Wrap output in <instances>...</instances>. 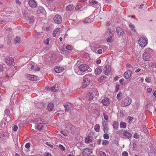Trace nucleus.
<instances>
[{"mask_svg":"<svg viewBox=\"0 0 156 156\" xmlns=\"http://www.w3.org/2000/svg\"><path fill=\"white\" fill-rule=\"evenodd\" d=\"M123 135L126 138H130L132 136V134L128 132H125L123 133Z\"/></svg>","mask_w":156,"mask_h":156,"instance_id":"22","label":"nucleus"},{"mask_svg":"<svg viewBox=\"0 0 156 156\" xmlns=\"http://www.w3.org/2000/svg\"><path fill=\"white\" fill-rule=\"evenodd\" d=\"M40 35V34L39 33H37L35 35V37H38Z\"/></svg>","mask_w":156,"mask_h":156,"instance_id":"64","label":"nucleus"},{"mask_svg":"<svg viewBox=\"0 0 156 156\" xmlns=\"http://www.w3.org/2000/svg\"><path fill=\"white\" fill-rule=\"evenodd\" d=\"M100 126L99 124H96L94 127V130L96 132H98L100 131Z\"/></svg>","mask_w":156,"mask_h":156,"instance_id":"26","label":"nucleus"},{"mask_svg":"<svg viewBox=\"0 0 156 156\" xmlns=\"http://www.w3.org/2000/svg\"><path fill=\"white\" fill-rule=\"evenodd\" d=\"M87 76H85L84 78L83 82L82 84V87L83 88H84L88 86L90 83V80L89 79L86 78Z\"/></svg>","mask_w":156,"mask_h":156,"instance_id":"7","label":"nucleus"},{"mask_svg":"<svg viewBox=\"0 0 156 156\" xmlns=\"http://www.w3.org/2000/svg\"><path fill=\"white\" fill-rule=\"evenodd\" d=\"M93 112L94 113L96 114L95 115H98V111L97 109H94Z\"/></svg>","mask_w":156,"mask_h":156,"instance_id":"49","label":"nucleus"},{"mask_svg":"<svg viewBox=\"0 0 156 156\" xmlns=\"http://www.w3.org/2000/svg\"><path fill=\"white\" fill-rule=\"evenodd\" d=\"M129 27L131 28L132 30H134V31H135V30L134 29L135 27L132 24H129Z\"/></svg>","mask_w":156,"mask_h":156,"instance_id":"43","label":"nucleus"},{"mask_svg":"<svg viewBox=\"0 0 156 156\" xmlns=\"http://www.w3.org/2000/svg\"><path fill=\"white\" fill-rule=\"evenodd\" d=\"M58 87H57V85L55 84L54 86L50 87L49 89L51 91H56L58 90Z\"/></svg>","mask_w":156,"mask_h":156,"instance_id":"24","label":"nucleus"},{"mask_svg":"<svg viewBox=\"0 0 156 156\" xmlns=\"http://www.w3.org/2000/svg\"><path fill=\"white\" fill-rule=\"evenodd\" d=\"M91 50L93 52L99 54H101L102 52V50L100 49L98 46H95L94 47L92 48Z\"/></svg>","mask_w":156,"mask_h":156,"instance_id":"13","label":"nucleus"},{"mask_svg":"<svg viewBox=\"0 0 156 156\" xmlns=\"http://www.w3.org/2000/svg\"><path fill=\"white\" fill-rule=\"evenodd\" d=\"M103 137L104 139H108L109 138V136L107 133L104 134L103 135Z\"/></svg>","mask_w":156,"mask_h":156,"instance_id":"44","label":"nucleus"},{"mask_svg":"<svg viewBox=\"0 0 156 156\" xmlns=\"http://www.w3.org/2000/svg\"><path fill=\"white\" fill-rule=\"evenodd\" d=\"M30 69H34V68H35V67L34 66H31L30 65H28V68H30Z\"/></svg>","mask_w":156,"mask_h":156,"instance_id":"56","label":"nucleus"},{"mask_svg":"<svg viewBox=\"0 0 156 156\" xmlns=\"http://www.w3.org/2000/svg\"><path fill=\"white\" fill-rule=\"evenodd\" d=\"M85 143H88L91 142L92 141V140L90 139V138L88 137H87L85 139Z\"/></svg>","mask_w":156,"mask_h":156,"instance_id":"33","label":"nucleus"},{"mask_svg":"<svg viewBox=\"0 0 156 156\" xmlns=\"http://www.w3.org/2000/svg\"><path fill=\"white\" fill-rule=\"evenodd\" d=\"M88 66L85 64L80 65L78 68L79 70L81 72H85L88 70Z\"/></svg>","mask_w":156,"mask_h":156,"instance_id":"6","label":"nucleus"},{"mask_svg":"<svg viewBox=\"0 0 156 156\" xmlns=\"http://www.w3.org/2000/svg\"><path fill=\"white\" fill-rule=\"evenodd\" d=\"M60 51H61L62 53H64L66 52V51L65 50L64 48L63 47H61L60 49Z\"/></svg>","mask_w":156,"mask_h":156,"instance_id":"36","label":"nucleus"},{"mask_svg":"<svg viewBox=\"0 0 156 156\" xmlns=\"http://www.w3.org/2000/svg\"><path fill=\"white\" fill-rule=\"evenodd\" d=\"M116 32L117 34L119 36H122L125 34V32L123 30L122 28L119 27H116Z\"/></svg>","mask_w":156,"mask_h":156,"instance_id":"9","label":"nucleus"},{"mask_svg":"<svg viewBox=\"0 0 156 156\" xmlns=\"http://www.w3.org/2000/svg\"><path fill=\"white\" fill-rule=\"evenodd\" d=\"M138 42L139 45L141 47H144L147 44V39L144 37H142L140 38Z\"/></svg>","mask_w":156,"mask_h":156,"instance_id":"2","label":"nucleus"},{"mask_svg":"<svg viewBox=\"0 0 156 156\" xmlns=\"http://www.w3.org/2000/svg\"><path fill=\"white\" fill-rule=\"evenodd\" d=\"M54 108V104L53 103H50L48 104L47 108L49 111H52Z\"/></svg>","mask_w":156,"mask_h":156,"instance_id":"20","label":"nucleus"},{"mask_svg":"<svg viewBox=\"0 0 156 156\" xmlns=\"http://www.w3.org/2000/svg\"><path fill=\"white\" fill-rule=\"evenodd\" d=\"M16 2L18 4V5H20L21 4L20 2L19 1V0H15Z\"/></svg>","mask_w":156,"mask_h":156,"instance_id":"62","label":"nucleus"},{"mask_svg":"<svg viewBox=\"0 0 156 156\" xmlns=\"http://www.w3.org/2000/svg\"><path fill=\"white\" fill-rule=\"evenodd\" d=\"M34 122L35 124H38L37 125V127L39 129L40 128L39 127L40 126L39 124L44 123V122L41 118H37L34 121Z\"/></svg>","mask_w":156,"mask_h":156,"instance_id":"12","label":"nucleus"},{"mask_svg":"<svg viewBox=\"0 0 156 156\" xmlns=\"http://www.w3.org/2000/svg\"><path fill=\"white\" fill-rule=\"evenodd\" d=\"M15 43H20V38L18 37H17L14 39Z\"/></svg>","mask_w":156,"mask_h":156,"instance_id":"29","label":"nucleus"},{"mask_svg":"<svg viewBox=\"0 0 156 156\" xmlns=\"http://www.w3.org/2000/svg\"><path fill=\"white\" fill-rule=\"evenodd\" d=\"M103 126L104 128L108 127V124L106 122H104L103 123Z\"/></svg>","mask_w":156,"mask_h":156,"instance_id":"46","label":"nucleus"},{"mask_svg":"<svg viewBox=\"0 0 156 156\" xmlns=\"http://www.w3.org/2000/svg\"><path fill=\"white\" fill-rule=\"evenodd\" d=\"M34 20V16H31L29 18V22L30 23H32Z\"/></svg>","mask_w":156,"mask_h":156,"instance_id":"35","label":"nucleus"},{"mask_svg":"<svg viewBox=\"0 0 156 156\" xmlns=\"http://www.w3.org/2000/svg\"><path fill=\"white\" fill-rule=\"evenodd\" d=\"M75 72L78 75H82V73L79 70H78L77 71V70H76V71L75 70Z\"/></svg>","mask_w":156,"mask_h":156,"instance_id":"61","label":"nucleus"},{"mask_svg":"<svg viewBox=\"0 0 156 156\" xmlns=\"http://www.w3.org/2000/svg\"><path fill=\"white\" fill-rule=\"evenodd\" d=\"M133 151H135L136 150L137 148V146L136 143L134 142L133 144Z\"/></svg>","mask_w":156,"mask_h":156,"instance_id":"31","label":"nucleus"},{"mask_svg":"<svg viewBox=\"0 0 156 156\" xmlns=\"http://www.w3.org/2000/svg\"><path fill=\"white\" fill-rule=\"evenodd\" d=\"M105 74L106 75L108 74L111 71V67L110 66L108 65L105 66Z\"/></svg>","mask_w":156,"mask_h":156,"instance_id":"17","label":"nucleus"},{"mask_svg":"<svg viewBox=\"0 0 156 156\" xmlns=\"http://www.w3.org/2000/svg\"><path fill=\"white\" fill-rule=\"evenodd\" d=\"M60 30V29L59 28H57L55 29L53 34V36L54 37H55L56 36V34H57V32Z\"/></svg>","mask_w":156,"mask_h":156,"instance_id":"27","label":"nucleus"},{"mask_svg":"<svg viewBox=\"0 0 156 156\" xmlns=\"http://www.w3.org/2000/svg\"><path fill=\"white\" fill-rule=\"evenodd\" d=\"M59 147L60 149L63 151H64L65 150V148L62 144H59Z\"/></svg>","mask_w":156,"mask_h":156,"instance_id":"42","label":"nucleus"},{"mask_svg":"<svg viewBox=\"0 0 156 156\" xmlns=\"http://www.w3.org/2000/svg\"><path fill=\"white\" fill-rule=\"evenodd\" d=\"M64 70V69L62 67L59 66H56L55 68V71L58 73H59L62 72Z\"/></svg>","mask_w":156,"mask_h":156,"instance_id":"19","label":"nucleus"},{"mask_svg":"<svg viewBox=\"0 0 156 156\" xmlns=\"http://www.w3.org/2000/svg\"><path fill=\"white\" fill-rule=\"evenodd\" d=\"M18 129V127L16 125H14L13 126V130L14 131H16Z\"/></svg>","mask_w":156,"mask_h":156,"instance_id":"58","label":"nucleus"},{"mask_svg":"<svg viewBox=\"0 0 156 156\" xmlns=\"http://www.w3.org/2000/svg\"><path fill=\"white\" fill-rule=\"evenodd\" d=\"M5 114L7 116H9L10 115V113L8 109H6L4 111Z\"/></svg>","mask_w":156,"mask_h":156,"instance_id":"30","label":"nucleus"},{"mask_svg":"<svg viewBox=\"0 0 156 156\" xmlns=\"http://www.w3.org/2000/svg\"><path fill=\"white\" fill-rule=\"evenodd\" d=\"M5 62L8 65L11 66L14 63V61L12 57H7L5 58Z\"/></svg>","mask_w":156,"mask_h":156,"instance_id":"8","label":"nucleus"},{"mask_svg":"<svg viewBox=\"0 0 156 156\" xmlns=\"http://www.w3.org/2000/svg\"><path fill=\"white\" fill-rule=\"evenodd\" d=\"M74 8V6L72 5H70L66 7V9L68 11H71Z\"/></svg>","mask_w":156,"mask_h":156,"instance_id":"25","label":"nucleus"},{"mask_svg":"<svg viewBox=\"0 0 156 156\" xmlns=\"http://www.w3.org/2000/svg\"><path fill=\"white\" fill-rule=\"evenodd\" d=\"M87 98L89 100H91L93 98L94 94L93 92H90L87 94Z\"/></svg>","mask_w":156,"mask_h":156,"instance_id":"18","label":"nucleus"},{"mask_svg":"<svg viewBox=\"0 0 156 156\" xmlns=\"http://www.w3.org/2000/svg\"><path fill=\"white\" fill-rule=\"evenodd\" d=\"M64 136H68V134L66 132L63 131H61L60 132Z\"/></svg>","mask_w":156,"mask_h":156,"instance_id":"50","label":"nucleus"},{"mask_svg":"<svg viewBox=\"0 0 156 156\" xmlns=\"http://www.w3.org/2000/svg\"><path fill=\"white\" fill-rule=\"evenodd\" d=\"M29 4L32 8H34L37 6V3L34 0H30L29 2Z\"/></svg>","mask_w":156,"mask_h":156,"instance_id":"15","label":"nucleus"},{"mask_svg":"<svg viewBox=\"0 0 156 156\" xmlns=\"http://www.w3.org/2000/svg\"><path fill=\"white\" fill-rule=\"evenodd\" d=\"M66 130L68 132L73 133L75 131V127L71 125L70 123H68L66 125Z\"/></svg>","mask_w":156,"mask_h":156,"instance_id":"3","label":"nucleus"},{"mask_svg":"<svg viewBox=\"0 0 156 156\" xmlns=\"http://www.w3.org/2000/svg\"><path fill=\"white\" fill-rule=\"evenodd\" d=\"M89 2L90 4L95 5L97 4L98 2L97 1L95 0H90Z\"/></svg>","mask_w":156,"mask_h":156,"instance_id":"32","label":"nucleus"},{"mask_svg":"<svg viewBox=\"0 0 156 156\" xmlns=\"http://www.w3.org/2000/svg\"><path fill=\"white\" fill-rule=\"evenodd\" d=\"M103 115L104 117V118L106 120H108V115L107 114H106L105 113H103Z\"/></svg>","mask_w":156,"mask_h":156,"instance_id":"45","label":"nucleus"},{"mask_svg":"<svg viewBox=\"0 0 156 156\" xmlns=\"http://www.w3.org/2000/svg\"><path fill=\"white\" fill-rule=\"evenodd\" d=\"M122 156H128V153L126 151H124L122 153Z\"/></svg>","mask_w":156,"mask_h":156,"instance_id":"54","label":"nucleus"},{"mask_svg":"<svg viewBox=\"0 0 156 156\" xmlns=\"http://www.w3.org/2000/svg\"><path fill=\"white\" fill-rule=\"evenodd\" d=\"M30 146V144L29 143H27L25 146V147L27 148H29Z\"/></svg>","mask_w":156,"mask_h":156,"instance_id":"55","label":"nucleus"},{"mask_svg":"<svg viewBox=\"0 0 156 156\" xmlns=\"http://www.w3.org/2000/svg\"><path fill=\"white\" fill-rule=\"evenodd\" d=\"M94 94V97L97 96L98 95V93L97 91V90L96 89L94 90V91L93 92Z\"/></svg>","mask_w":156,"mask_h":156,"instance_id":"40","label":"nucleus"},{"mask_svg":"<svg viewBox=\"0 0 156 156\" xmlns=\"http://www.w3.org/2000/svg\"><path fill=\"white\" fill-rule=\"evenodd\" d=\"M112 36H111L109 37H108L107 39V41L108 42H111L112 41Z\"/></svg>","mask_w":156,"mask_h":156,"instance_id":"47","label":"nucleus"},{"mask_svg":"<svg viewBox=\"0 0 156 156\" xmlns=\"http://www.w3.org/2000/svg\"><path fill=\"white\" fill-rule=\"evenodd\" d=\"M91 20L90 18H86L83 21V22L85 23H89L90 22Z\"/></svg>","mask_w":156,"mask_h":156,"instance_id":"38","label":"nucleus"},{"mask_svg":"<svg viewBox=\"0 0 156 156\" xmlns=\"http://www.w3.org/2000/svg\"><path fill=\"white\" fill-rule=\"evenodd\" d=\"M145 81L147 83H150L151 82V80L150 77H147L145 79Z\"/></svg>","mask_w":156,"mask_h":156,"instance_id":"37","label":"nucleus"},{"mask_svg":"<svg viewBox=\"0 0 156 156\" xmlns=\"http://www.w3.org/2000/svg\"><path fill=\"white\" fill-rule=\"evenodd\" d=\"M108 127L104 128V131L105 133H107L108 131Z\"/></svg>","mask_w":156,"mask_h":156,"instance_id":"53","label":"nucleus"},{"mask_svg":"<svg viewBox=\"0 0 156 156\" xmlns=\"http://www.w3.org/2000/svg\"><path fill=\"white\" fill-rule=\"evenodd\" d=\"M3 67L1 66V65L0 64V73L1 75H2L3 74Z\"/></svg>","mask_w":156,"mask_h":156,"instance_id":"51","label":"nucleus"},{"mask_svg":"<svg viewBox=\"0 0 156 156\" xmlns=\"http://www.w3.org/2000/svg\"><path fill=\"white\" fill-rule=\"evenodd\" d=\"M102 71V69L101 68L99 67L97 68L95 71V74L96 75L99 74Z\"/></svg>","mask_w":156,"mask_h":156,"instance_id":"21","label":"nucleus"},{"mask_svg":"<svg viewBox=\"0 0 156 156\" xmlns=\"http://www.w3.org/2000/svg\"><path fill=\"white\" fill-rule=\"evenodd\" d=\"M148 49H146L145 51L143 54V57L145 61H148L151 58L150 53L149 51H146Z\"/></svg>","mask_w":156,"mask_h":156,"instance_id":"5","label":"nucleus"},{"mask_svg":"<svg viewBox=\"0 0 156 156\" xmlns=\"http://www.w3.org/2000/svg\"><path fill=\"white\" fill-rule=\"evenodd\" d=\"M103 105L105 106H108L109 103V100L107 98H104L102 101Z\"/></svg>","mask_w":156,"mask_h":156,"instance_id":"16","label":"nucleus"},{"mask_svg":"<svg viewBox=\"0 0 156 156\" xmlns=\"http://www.w3.org/2000/svg\"><path fill=\"white\" fill-rule=\"evenodd\" d=\"M98 155L99 156H107L106 154L104 152L102 151L99 152Z\"/></svg>","mask_w":156,"mask_h":156,"instance_id":"34","label":"nucleus"},{"mask_svg":"<svg viewBox=\"0 0 156 156\" xmlns=\"http://www.w3.org/2000/svg\"><path fill=\"white\" fill-rule=\"evenodd\" d=\"M82 6L81 5H77L76 7V9L78 10L82 8Z\"/></svg>","mask_w":156,"mask_h":156,"instance_id":"57","label":"nucleus"},{"mask_svg":"<svg viewBox=\"0 0 156 156\" xmlns=\"http://www.w3.org/2000/svg\"><path fill=\"white\" fill-rule=\"evenodd\" d=\"M92 149L89 148H86L83 149L82 154L84 156H88L92 153Z\"/></svg>","mask_w":156,"mask_h":156,"instance_id":"4","label":"nucleus"},{"mask_svg":"<svg viewBox=\"0 0 156 156\" xmlns=\"http://www.w3.org/2000/svg\"><path fill=\"white\" fill-rule=\"evenodd\" d=\"M40 70V67L37 66H36L35 67L34 69V72H36V71H39Z\"/></svg>","mask_w":156,"mask_h":156,"instance_id":"41","label":"nucleus"},{"mask_svg":"<svg viewBox=\"0 0 156 156\" xmlns=\"http://www.w3.org/2000/svg\"><path fill=\"white\" fill-rule=\"evenodd\" d=\"M152 90V89L151 88H149L147 89V92L149 93H151Z\"/></svg>","mask_w":156,"mask_h":156,"instance_id":"59","label":"nucleus"},{"mask_svg":"<svg viewBox=\"0 0 156 156\" xmlns=\"http://www.w3.org/2000/svg\"><path fill=\"white\" fill-rule=\"evenodd\" d=\"M26 77L28 80L32 81H36L38 79V77L37 76L29 74L26 75Z\"/></svg>","mask_w":156,"mask_h":156,"instance_id":"11","label":"nucleus"},{"mask_svg":"<svg viewBox=\"0 0 156 156\" xmlns=\"http://www.w3.org/2000/svg\"><path fill=\"white\" fill-rule=\"evenodd\" d=\"M120 126L121 128H125L126 127V123L124 122H121L120 123Z\"/></svg>","mask_w":156,"mask_h":156,"instance_id":"28","label":"nucleus"},{"mask_svg":"<svg viewBox=\"0 0 156 156\" xmlns=\"http://www.w3.org/2000/svg\"><path fill=\"white\" fill-rule=\"evenodd\" d=\"M109 143L108 140H104L102 141V144L103 145H107Z\"/></svg>","mask_w":156,"mask_h":156,"instance_id":"39","label":"nucleus"},{"mask_svg":"<svg viewBox=\"0 0 156 156\" xmlns=\"http://www.w3.org/2000/svg\"><path fill=\"white\" fill-rule=\"evenodd\" d=\"M66 49L69 50H71L72 49V46L70 45H68L66 46Z\"/></svg>","mask_w":156,"mask_h":156,"instance_id":"48","label":"nucleus"},{"mask_svg":"<svg viewBox=\"0 0 156 156\" xmlns=\"http://www.w3.org/2000/svg\"><path fill=\"white\" fill-rule=\"evenodd\" d=\"M132 72L130 70H127L124 73V77L126 79H129L131 75Z\"/></svg>","mask_w":156,"mask_h":156,"instance_id":"14","label":"nucleus"},{"mask_svg":"<svg viewBox=\"0 0 156 156\" xmlns=\"http://www.w3.org/2000/svg\"><path fill=\"white\" fill-rule=\"evenodd\" d=\"M156 65V64L155 63H151L150 64V66L152 68H154L155 67Z\"/></svg>","mask_w":156,"mask_h":156,"instance_id":"52","label":"nucleus"},{"mask_svg":"<svg viewBox=\"0 0 156 156\" xmlns=\"http://www.w3.org/2000/svg\"><path fill=\"white\" fill-rule=\"evenodd\" d=\"M133 137L136 139H137L139 138V135L136 133H135L133 135Z\"/></svg>","mask_w":156,"mask_h":156,"instance_id":"60","label":"nucleus"},{"mask_svg":"<svg viewBox=\"0 0 156 156\" xmlns=\"http://www.w3.org/2000/svg\"><path fill=\"white\" fill-rule=\"evenodd\" d=\"M119 123L117 122L114 121L112 125L114 129L115 130H117L118 128Z\"/></svg>","mask_w":156,"mask_h":156,"instance_id":"23","label":"nucleus"},{"mask_svg":"<svg viewBox=\"0 0 156 156\" xmlns=\"http://www.w3.org/2000/svg\"><path fill=\"white\" fill-rule=\"evenodd\" d=\"M110 24V21H108L106 22V25L107 26H109Z\"/></svg>","mask_w":156,"mask_h":156,"instance_id":"63","label":"nucleus"},{"mask_svg":"<svg viewBox=\"0 0 156 156\" xmlns=\"http://www.w3.org/2000/svg\"><path fill=\"white\" fill-rule=\"evenodd\" d=\"M132 102V99L129 98H125L122 102V107H126L130 105Z\"/></svg>","mask_w":156,"mask_h":156,"instance_id":"1","label":"nucleus"},{"mask_svg":"<svg viewBox=\"0 0 156 156\" xmlns=\"http://www.w3.org/2000/svg\"><path fill=\"white\" fill-rule=\"evenodd\" d=\"M53 20L54 22L56 23H60L62 21V17L61 16L58 14L55 16Z\"/></svg>","mask_w":156,"mask_h":156,"instance_id":"10","label":"nucleus"}]
</instances>
